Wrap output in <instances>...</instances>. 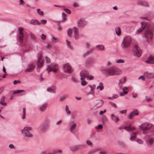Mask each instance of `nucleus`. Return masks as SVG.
I'll use <instances>...</instances> for the list:
<instances>
[{
  "label": "nucleus",
  "mask_w": 154,
  "mask_h": 154,
  "mask_svg": "<svg viewBox=\"0 0 154 154\" xmlns=\"http://www.w3.org/2000/svg\"><path fill=\"white\" fill-rule=\"evenodd\" d=\"M72 30L71 29H69L67 31V34L68 35L71 37H72Z\"/></svg>",
  "instance_id": "nucleus-33"
},
{
  "label": "nucleus",
  "mask_w": 154,
  "mask_h": 154,
  "mask_svg": "<svg viewBox=\"0 0 154 154\" xmlns=\"http://www.w3.org/2000/svg\"><path fill=\"white\" fill-rule=\"evenodd\" d=\"M30 23L31 24L33 25H39L41 24V23L38 20L34 19L31 20L30 21Z\"/></svg>",
  "instance_id": "nucleus-25"
},
{
  "label": "nucleus",
  "mask_w": 154,
  "mask_h": 154,
  "mask_svg": "<svg viewBox=\"0 0 154 154\" xmlns=\"http://www.w3.org/2000/svg\"><path fill=\"white\" fill-rule=\"evenodd\" d=\"M65 110L67 114H69L71 113V112L69 110L68 106L67 105L66 106Z\"/></svg>",
  "instance_id": "nucleus-40"
},
{
  "label": "nucleus",
  "mask_w": 154,
  "mask_h": 154,
  "mask_svg": "<svg viewBox=\"0 0 154 154\" xmlns=\"http://www.w3.org/2000/svg\"><path fill=\"white\" fill-rule=\"evenodd\" d=\"M64 11H65L68 14H71L70 11L68 9H64Z\"/></svg>",
  "instance_id": "nucleus-51"
},
{
  "label": "nucleus",
  "mask_w": 154,
  "mask_h": 154,
  "mask_svg": "<svg viewBox=\"0 0 154 154\" xmlns=\"http://www.w3.org/2000/svg\"><path fill=\"white\" fill-rule=\"evenodd\" d=\"M46 37V36L44 35V34H42V36L41 37V38L42 39L44 40L45 39Z\"/></svg>",
  "instance_id": "nucleus-62"
},
{
  "label": "nucleus",
  "mask_w": 154,
  "mask_h": 154,
  "mask_svg": "<svg viewBox=\"0 0 154 154\" xmlns=\"http://www.w3.org/2000/svg\"><path fill=\"white\" fill-rule=\"evenodd\" d=\"M21 132L23 135L25 137H32L33 136L31 134L29 131H26V130H21Z\"/></svg>",
  "instance_id": "nucleus-17"
},
{
  "label": "nucleus",
  "mask_w": 154,
  "mask_h": 154,
  "mask_svg": "<svg viewBox=\"0 0 154 154\" xmlns=\"http://www.w3.org/2000/svg\"><path fill=\"white\" fill-rule=\"evenodd\" d=\"M109 104L112 106H113V107H114L115 108H116L117 107L116 105L113 103H112V102H110L109 103Z\"/></svg>",
  "instance_id": "nucleus-53"
},
{
  "label": "nucleus",
  "mask_w": 154,
  "mask_h": 154,
  "mask_svg": "<svg viewBox=\"0 0 154 154\" xmlns=\"http://www.w3.org/2000/svg\"><path fill=\"white\" fill-rule=\"evenodd\" d=\"M133 52L134 56L137 57H140L141 54V51L139 47L135 45L133 49Z\"/></svg>",
  "instance_id": "nucleus-5"
},
{
  "label": "nucleus",
  "mask_w": 154,
  "mask_h": 154,
  "mask_svg": "<svg viewBox=\"0 0 154 154\" xmlns=\"http://www.w3.org/2000/svg\"><path fill=\"white\" fill-rule=\"evenodd\" d=\"M142 79V80L143 81H144L145 80V78L144 77L143 75H141L140 76L139 78L138 79Z\"/></svg>",
  "instance_id": "nucleus-59"
},
{
  "label": "nucleus",
  "mask_w": 154,
  "mask_h": 154,
  "mask_svg": "<svg viewBox=\"0 0 154 154\" xmlns=\"http://www.w3.org/2000/svg\"><path fill=\"white\" fill-rule=\"evenodd\" d=\"M35 65L33 64H29L27 68L25 70V72H32L34 69Z\"/></svg>",
  "instance_id": "nucleus-11"
},
{
  "label": "nucleus",
  "mask_w": 154,
  "mask_h": 154,
  "mask_svg": "<svg viewBox=\"0 0 154 154\" xmlns=\"http://www.w3.org/2000/svg\"><path fill=\"white\" fill-rule=\"evenodd\" d=\"M137 142L138 143H139L140 144H142L143 143V141L140 139L138 140H137Z\"/></svg>",
  "instance_id": "nucleus-61"
},
{
  "label": "nucleus",
  "mask_w": 154,
  "mask_h": 154,
  "mask_svg": "<svg viewBox=\"0 0 154 154\" xmlns=\"http://www.w3.org/2000/svg\"><path fill=\"white\" fill-rule=\"evenodd\" d=\"M145 37L146 38L147 42H149L153 38V33L152 31L150 29H147L145 31Z\"/></svg>",
  "instance_id": "nucleus-4"
},
{
  "label": "nucleus",
  "mask_w": 154,
  "mask_h": 154,
  "mask_svg": "<svg viewBox=\"0 0 154 154\" xmlns=\"http://www.w3.org/2000/svg\"><path fill=\"white\" fill-rule=\"evenodd\" d=\"M146 63L153 64L154 63V57L153 56H149L147 60L145 61Z\"/></svg>",
  "instance_id": "nucleus-20"
},
{
  "label": "nucleus",
  "mask_w": 154,
  "mask_h": 154,
  "mask_svg": "<svg viewBox=\"0 0 154 154\" xmlns=\"http://www.w3.org/2000/svg\"><path fill=\"white\" fill-rule=\"evenodd\" d=\"M43 123L45 125H49L50 124V121L48 119H46L45 120Z\"/></svg>",
  "instance_id": "nucleus-47"
},
{
  "label": "nucleus",
  "mask_w": 154,
  "mask_h": 154,
  "mask_svg": "<svg viewBox=\"0 0 154 154\" xmlns=\"http://www.w3.org/2000/svg\"><path fill=\"white\" fill-rule=\"evenodd\" d=\"M56 88L55 86H52L48 87L47 91L51 93L55 94L56 93Z\"/></svg>",
  "instance_id": "nucleus-16"
},
{
  "label": "nucleus",
  "mask_w": 154,
  "mask_h": 154,
  "mask_svg": "<svg viewBox=\"0 0 154 154\" xmlns=\"http://www.w3.org/2000/svg\"><path fill=\"white\" fill-rule=\"evenodd\" d=\"M47 107V105L46 104H43L39 108V110L42 112L45 111Z\"/></svg>",
  "instance_id": "nucleus-26"
},
{
  "label": "nucleus",
  "mask_w": 154,
  "mask_h": 154,
  "mask_svg": "<svg viewBox=\"0 0 154 154\" xmlns=\"http://www.w3.org/2000/svg\"><path fill=\"white\" fill-rule=\"evenodd\" d=\"M71 80L73 82L76 83L77 82V80L74 76H72L71 78Z\"/></svg>",
  "instance_id": "nucleus-39"
},
{
  "label": "nucleus",
  "mask_w": 154,
  "mask_h": 154,
  "mask_svg": "<svg viewBox=\"0 0 154 154\" xmlns=\"http://www.w3.org/2000/svg\"><path fill=\"white\" fill-rule=\"evenodd\" d=\"M66 14L64 13H62V17L63 18V20L61 21L62 22H64L66 20H67V19L66 17Z\"/></svg>",
  "instance_id": "nucleus-34"
},
{
  "label": "nucleus",
  "mask_w": 154,
  "mask_h": 154,
  "mask_svg": "<svg viewBox=\"0 0 154 154\" xmlns=\"http://www.w3.org/2000/svg\"><path fill=\"white\" fill-rule=\"evenodd\" d=\"M145 22H141V27L138 29L137 30V32L138 33H140L142 32L145 28L146 25L145 24Z\"/></svg>",
  "instance_id": "nucleus-23"
},
{
  "label": "nucleus",
  "mask_w": 154,
  "mask_h": 154,
  "mask_svg": "<svg viewBox=\"0 0 154 154\" xmlns=\"http://www.w3.org/2000/svg\"><path fill=\"white\" fill-rule=\"evenodd\" d=\"M85 147V146L84 145H76L71 146L69 148L71 151H75L81 149L82 148H84Z\"/></svg>",
  "instance_id": "nucleus-8"
},
{
  "label": "nucleus",
  "mask_w": 154,
  "mask_h": 154,
  "mask_svg": "<svg viewBox=\"0 0 154 154\" xmlns=\"http://www.w3.org/2000/svg\"><path fill=\"white\" fill-rule=\"evenodd\" d=\"M59 69V66L54 63H52L47 66L46 70L48 72H52L55 73L57 72Z\"/></svg>",
  "instance_id": "nucleus-3"
},
{
  "label": "nucleus",
  "mask_w": 154,
  "mask_h": 154,
  "mask_svg": "<svg viewBox=\"0 0 154 154\" xmlns=\"http://www.w3.org/2000/svg\"><path fill=\"white\" fill-rule=\"evenodd\" d=\"M102 73L106 76L119 75L122 73L120 69L115 67H109L101 70Z\"/></svg>",
  "instance_id": "nucleus-1"
},
{
  "label": "nucleus",
  "mask_w": 154,
  "mask_h": 154,
  "mask_svg": "<svg viewBox=\"0 0 154 154\" xmlns=\"http://www.w3.org/2000/svg\"><path fill=\"white\" fill-rule=\"evenodd\" d=\"M122 90L123 91V92H124V91H127L128 93V88L126 86H125L123 88Z\"/></svg>",
  "instance_id": "nucleus-54"
},
{
  "label": "nucleus",
  "mask_w": 154,
  "mask_h": 154,
  "mask_svg": "<svg viewBox=\"0 0 154 154\" xmlns=\"http://www.w3.org/2000/svg\"><path fill=\"white\" fill-rule=\"evenodd\" d=\"M112 119V120H114L116 123L118 122L119 121V119L118 116L116 117L113 114L111 115Z\"/></svg>",
  "instance_id": "nucleus-27"
},
{
  "label": "nucleus",
  "mask_w": 154,
  "mask_h": 154,
  "mask_svg": "<svg viewBox=\"0 0 154 154\" xmlns=\"http://www.w3.org/2000/svg\"><path fill=\"white\" fill-rule=\"evenodd\" d=\"M66 95L61 97L59 98V101L62 102L66 98Z\"/></svg>",
  "instance_id": "nucleus-35"
},
{
  "label": "nucleus",
  "mask_w": 154,
  "mask_h": 154,
  "mask_svg": "<svg viewBox=\"0 0 154 154\" xmlns=\"http://www.w3.org/2000/svg\"><path fill=\"white\" fill-rule=\"evenodd\" d=\"M91 51H86V52L84 53L83 54L82 56L84 57H85L87 56L88 55L91 53Z\"/></svg>",
  "instance_id": "nucleus-37"
},
{
  "label": "nucleus",
  "mask_w": 154,
  "mask_h": 154,
  "mask_svg": "<svg viewBox=\"0 0 154 154\" xmlns=\"http://www.w3.org/2000/svg\"><path fill=\"white\" fill-rule=\"evenodd\" d=\"M96 101H97V102L96 104V106H97V108H100L102 106L103 104V102L102 100H97Z\"/></svg>",
  "instance_id": "nucleus-24"
},
{
  "label": "nucleus",
  "mask_w": 154,
  "mask_h": 154,
  "mask_svg": "<svg viewBox=\"0 0 154 154\" xmlns=\"http://www.w3.org/2000/svg\"><path fill=\"white\" fill-rule=\"evenodd\" d=\"M32 130V128L31 127H26L24 128L23 130H26V131H31Z\"/></svg>",
  "instance_id": "nucleus-45"
},
{
  "label": "nucleus",
  "mask_w": 154,
  "mask_h": 154,
  "mask_svg": "<svg viewBox=\"0 0 154 154\" xmlns=\"http://www.w3.org/2000/svg\"><path fill=\"white\" fill-rule=\"evenodd\" d=\"M64 72L67 73H71L73 71L69 63H67L63 65Z\"/></svg>",
  "instance_id": "nucleus-6"
},
{
  "label": "nucleus",
  "mask_w": 154,
  "mask_h": 154,
  "mask_svg": "<svg viewBox=\"0 0 154 154\" xmlns=\"http://www.w3.org/2000/svg\"><path fill=\"white\" fill-rule=\"evenodd\" d=\"M74 33V36L75 40L78 39L79 37V35L78 34L79 29L76 27H74L73 28Z\"/></svg>",
  "instance_id": "nucleus-15"
},
{
  "label": "nucleus",
  "mask_w": 154,
  "mask_h": 154,
  "mask_svg": "<svg viewBox=\"0 0 154 154\" xmlns=\"http://www.w3.org/2000/svg\"><path fill=\"white\" fill-rule=\"evenodd\" d=\"M100 88V91H102L104 88V87L103 86H98L97 88V89H98V88Z\"/></svg>",
  "instance_id": "nucleus-57"
},
{
  "label": "nucleus",
  "mask_w": 154,
  "mask_h": 154,
  "mask_svg": "<svg viewBox=\"0 0 154 154\" xmlns=\"http://www.w3.org/2000/svg\"><path fill=\"white\" fill-rule=\"evenodd\" d=\"M62 122V121L61 120H59L57 121L56 122V124L57 125H60L61 123Z\"/></svg>",
  "instance_id": "nucleus-58"
},
{
  "label": "nucleus",
  "mask_w": 154,
  "mask_h": 154,
  "mask_svg": "<svg viewBox=\"0 0 154 154\" xmlns=\"http://www.w3.org/2000/svg\"><path fill=\"white\" fill-rule=\"evenodd\" d=\"M118 97V95H117L116 94H115L113 95L112 97V98H113V99H115V98H117Z\"/></svg>",
  "instance_id": "nucleus-64"
},
{
  "label": "nucleus",
  "mask_w": 154,
  "mask_h": 154,
  "mask_svg": "<svg viewBox=\"0 0 154 154\" xmlns=\"http://www.w3.org/2000/svg\"><path fill=\"white\" fill-rule=\"evenodd\" d=\"M96 47L99 50H104V46L103 45H99L96 46Z\"/></svg>",
  "instance_id": "nucleus-28"
},
{
  "label": "nucleus",
  "mask_w": 154,
  "mask_h": 154,
  "mask_svg": "<svg viewBox=\"0 0 154 154\" xmlns=\"http://www.w3.org/2000/svg\"><path fill=\"white\" fill-rule=\"evenodd\" d=\"M45 59L47 63H50V59L47 56L45 57Z\"/></svg>",
  "instance_id": "nucleus-55"
},
{
  "label": "nucleus",
  "mask_w": 154,
  "mask_h": 154,
  "mask_svg": "<svg viewBox=\"0 0 154 154\" xmlns=\"http://www.w3.org/2000/svg\"><path fill=\"white\" fill-rule=\"evenodd\" d=\"M131 42V39L130 37H125L121 44L122 48L123 49H127L130 46Z\"/></svg>",
  "instance_id": "nucleus-2"
},
{
  "label": "nucleus",
  "mask_w": 154,
  "mask_h": 154,
  "mask_svg": "<svg viewBox=\"0 0 154 154\" xmlns=\"http://www.w3.org/2000/svg\"><path fill=\"white\" fill-rule=\"evenodd\" d=\"M24 36L22 29H19V33L18 35V41L20 43H22L23 41V37Z\"/></svg>",
  "instance_id": "nucleus-10"
},
{
  "label": "nucleus",
  "mask_w": 154,
  "mask_h": 154,
  "mask_svg": "<svg viewBox=\"0 0 154 154\" xmlns=\"http://www.w3.org/2000/svg\"><path fill=\"white\" fill-rule=\"evenodd\" d=\"M152 125L149 123H146L141 125L139 126V128L143 131H147L150 129Z\"/></svg>",
  "instance_id": "nucleus-7"
},
{
  "label": "nucleus",
  "mask_w": 154,
  "mask_h": 154,
  "mask_svg": "<svg viewBox=\"0 0 154 154\" xmlns=\"http://www.w3.org/2000/svg\"><path fill=\"white\" fill-rule=\"evenodd\" d=\"M148 141L149 143L151 145L152 143H153V140L152 139L150 138L149 139Z\"/></svg>",
  "instance_id": "nucleus-56"
},
{
  "label": "nucleus",
  "mask_w": 154,
  "mask_h": 154,
  "mask_svg": "<svg viewBox=\"0 0 154 154\" xmlns=\"http://www.w3.org/2000/svg\"><path fill=\"white\" fill-rule=\"evenodd\" d=\"M137 132H133V134L134 135L133 136L131 135V137L130 138V140H133L134 139H135L136 137V136L137 134Z\"/></svg>",
  "instance_id": "nucleus-32"
},
{
  "label": "nucleus",
  "mask_w": 154,
  "mask_h": 154,
  "mask_svg": "<svg viewBox=\"0 0 154 154\" xmlns=\"http://www.w3.org/2000/svg\"><path fill=\"white\" fill-rule=\"evenodd\" d=\"M24 91V90H17L14 92L13 93V94H15L17 93H20L21 92H23Z\"/></svg>",
  "instance_id": "nucleus-42"
},
{
  "label": "nucleus",
  "mask_w": 154,
  "mask_h": 154,
  "mask_svg": "<svg viewBox=\"0 0 154 154\" xmlns=\"http://www.w3.org/2000/svg\"><path fill=\"white\" fill-rule=\"evenodd\" d=\"M86 143H87V144L88 145L90 146H91L93 145L91 141H90L89 140H86Z\"/></svg>",
  "instance_id": "nucleus-44"
},
{
  "label": "nucleus",
  "mask_w": 154,
  "mask_h": 154,
  "mask_svg": "<svg viewBox=\"0 0 154 154\" xmlns=\"http://www.w3.org/2000/svg\"><path fill=\"white\" fill-rule=\"evenodd\" d=\"M139 112L137 109H134L128 116L129 118L131 119L135 115H137Z\"/></svg>",
  "instance_id": "nucleus-19"
},
{
  "label": "nucleus",
  "mask_w": 154,
  "mask_h": 154,
  "mask_svg": "<svg viewBox=\"0 0 154 154\" xmlns=\"http://www.w3.org/2000/svg\"><path fill=\"white\" fill-rule=\"evenodd\" d=\"M87 83V82H86L85 81H83V82H81V85L82 86H85V85Z\"/></svg>",
  "instance_id": "nucleus-63"
},
{
  "label": "nucleus",
  "mask_w": 154,
  "mask_h": 154,
  "mask_svg": "<svg viewBox=\"0 0 154 154\" xmlns=\"http://www.w3.org/2000/svg\"><path fill=\"white\" fill-rule=\"evenodd\" d=\"M126 82V77H124L119 80V86L120 88H121L122 85L125 83Z\"/></svg>",
  "instance_id": "nucleus-22"
},
{
  "label": "nucleus",
  "mask_w": 154,
  "mask_h": 154,
  "mask_svg": "<svg viewBox=\"0 0 154 154\" xmlns=\"http://www.w3.org/2000/svg\"><path fill=\"white\" fill-rule=\"evenodd\" d=\"M87 123L88 124H90L92 122V120L90 119H88L87 120Z\"/></svg>",
  "instance_id": "nucleus-52"
},
{
  "label": "nucleus",
  "mask_w": 154,
  "mask_h": 154,
  "mask_svg": "<svg viewBox=\"0 0 154 154\" xmlns=\"http://www.w3.org/2000/svg\"><path fill=\"white\" fill-rule=\"evenodd\" d=\"M23 114L22 116V119H24L25 118L26 115V109L25 108H23Z\"/></svg>",
  "instance_id": "nucleus-36"
},
{
  "label": "nucleus",
  "mask_w": 154,
  "mask_h": 154,
  "mask_svg": "<svg viewBox=\"0 0 154 154\" xmlns=\"http://www.w3.org/2000/svg\"><path fill=\"white\" fill-rule=\"evenodd\" d=\"M41 22L43 24H45L47 22V20H41Z\"/></svg>",
  "instance_id": "nucleus-60"
},
{
  "label": "nucleus",
  "mask_w": 154,
  "mask_h": 154,
  "mask_svg": "<svg viewBox=\"0 0 154 154\" xmlns=\"http://www.w3.org/2000/svg\"><path fill=\"white\" fill-rule=\"evenodd\" d=\"M128 94L127 91H124V92H121L120 93L119 95L121 96H123L124 94Z\"/></svg>",
  "instance_id": "nucleus-46"
},
{
  "label": "nucleus",
  "mask_w": 154,
  "mask_h": 154,
  "mask_svg": "<svg viewBox=\"0 0 154 154\" xmlns=\"http://www.w3.org/2000/svg\"><path fill=\"white\" fill-rule=\"evenodd\" d=\"M87 77L88 78V79L90 80H91L94 78V76H93L91 75H89V74L88 75Z\"/></svg>",
  "instance_id": "nucleus-48"
},
{
  "label": "nucleus",
  "mask_w": 154,
  "mask_h": 154,
  "mask_svg": "<svg viewBox=\"0 0 154 154\" xmlns=\"http://www.w3.org/2000/svg\"><path fill=\"white\" fill-rule=\"evenodd\" d=\"M94 92L93 88H91V91L88 93V94H92L94 95Z\"/></svg>",
  "instance_id": "nucleus-41"
},
{
  "label": "nucleus",
  "mask_w": 154,
  "mask_h": 154,
  "mask_svg": "<svg viewBox=\"0 0 154 154\" xmlns=\"http://www.w3.org/2000/svg\"><path fill=\"white\" fill-rule=\"evenodd\" d=\"M124 62V61L122 59L118 60L116 61V63H122Z\"/></svg>",
  "instance_id": "nucleus-50"
},
{
  "label": "nucleus",
  "mask_w": 154,
  "mask_h": 154,
  "mask_svg": "<svg viewBox=\"0 0 154 154\" xmlns=\"http://www.w3.org/2000/svg\"><path fill=\"white\" fill-rule=\"evenodd\" d=\"M76 125L75 122L73 121H72L69 124V130L72 133H74L73 130L76 128Z\"/></svg>",
  "instance_id": "nucleus-9"
},
{
  "label": "nucleus",
  "mask_w": 154,
  "mask_h": 154,
  "mask_svg": "<svg viewBox=\"0 0 154 154\" xmlns=\"http://www.w3.org/2000/svg\"><path fill=\"white\" fill-rule=\"evenodd\" d=\"M115 31L116 34L118 35H119L121 32L120 28L119 27L116 28Z\"/></svg>",
  "instance_id": "nucleus-31"
},
{
  "label": "nucleus",
  "mask_w": 154,
  "mask_h": 154,
  "mask_svg": "<svg viewBox=\"0 0 154 154\" xmlns=\"http://www.w3.org/2000/svg\"><path fill=\"white\" fill-rule=\"evenodd\" d=\"M44 60L43 59L42 55L39 57L37 62V65L38 67L41 68L44 64Z\"/></svg>",
  "instance_id": "nucleus-14"
},
{
  "label": "nucleus",
  "mask_w": 154,
  "mask_h": 154,
  "mask_svg": "<svg viewBox=\"0 0 154 154\" xmlns=\"http://www.w3.org/2000/svg\"><path fill=\"white\" fill-rule=\"evenodd\" d=\"M97 151V149H92L88 152V154H94Z\"/></svg>",
  "instance_id": "nucleus-43"
},
{
  "label": "nucleus",
  "mask_w": 154,
  "mask_h": 154,
  "mask_svg": "<svg viewBox=\"0 0 154 154\" xmlns=\"http://www.w3.org/2000/svg\"><path fill=\"white\" fill-rule=\"evenodd\" d=\"M88 74V72L86 71L83 70L81 71L80 73V75L81 76V80H82L84 79L87 77Z\"/></svg>",
  "instance_id": "nucleus-12"
},
{
  "label": "nucleus",
  "mask_w": 154,
  "mask_h": 154,
  "mask_svg": "<svg viewBox=\"0 0 154 154\" xmlns=\"http://www.w3.org/2000/svg\"><path fill=\"white\" fill-rule=\"evenodd\" d=\"M144 75L148 79H154V72L151 73L146 72L144 73Z\"/></svg>",
  "instance_id": "nucleus-13"
},
{
  "label": "nucleus",
  "mask_w": 154,
  "mask_h": 154,
  "mask_svg": "<svg viewBox=\"0 0 154 154\" xmlns=\"http://www.w3.org/2000/svg\"><path fill=\"white\" fill-rule=\"evenodd\" d=\"M95 128H97L98 129H101L103 128V126L102 125L100 124L96 126L95 127Z\"/></svg>",
  "instance_id": "nucleus-49"
},
{
  "label": "nucleus",
  "mask_w": 154,
  "mask_h": 154,
  "mask_svg": "<svg viewBox=\"0 0 154 154\" xmlns=\"http://www.w3.org/2000/svg\"><path fill=\"white\" fill-rule=\"evenodd\" d=\"M122 129H124L128 131H133L135 129V128L134 127H132L131 126V125H129L127 126L124 127L122 128Z\"/></svg>",
  "instance_id": "nucleus-21"
},
{
  "label": "nucleus",
  "mask_w": 154,
  "mask_h": 154,
  "mask_svg": "<svg viewBox=\"0 0 154 154\" xmlns=\"http://www.w3.org/2000/svg\"><path fill=\"white\" fill-rule=\"evenodd\" d=\"M5 99V97L4 96H3L2 97L0 102V104L3 106H6L7 104V103H6L3 102L4 101Z\"/></svg>",
  "instance_id": "nucleus-30"
},
{
  "label": "nucleus",
  "mask_w": 154,
  "mask_h": 154,
  "mask_svg": "<svg viewBox=\"0 0 154 154\" xmlns=\"http://www.w3.org/2000/svg\"><path fill=\"white\" fill-rule=\"evenodd\" d=\"M77 24L78 26L82 27L86 24V23L84 20L82 19H80L77 22Z\"/></svg>",
  "instance_id": "nucleus-18"
},
{
  "label": "nucleus",
  "mask_w": 154,
  "mask_h": 154,
  "mask_svg": "<svg viewBox=\"0 0 154 154\" xmlns=\"http://www.w3.org/2000/svg\"><path fill=\"white\" fill-rule=\"evenodd\" d=\"M49 127V125H46L43 123L42 127V131H45Z\"/></svg>",
  "instance_id": "nucleus-29"
},
{
  "label": "nucleus",
  "mask_w": 154,
  "mask_h": 154,
  "mask_svg": "<svg viewBox=\"0 0 154 154\" xmlns=\"http://www.w3.org/2000/svg\"><path fill=\"white\" fill-rule=\"evenodd\" d=\"M37 11L38 14L40 15H42L44 14V12L42 11H41L40 9H37Z\"/></svg>",
  "instance_id": "nucleus-38"
}]
</instances>
